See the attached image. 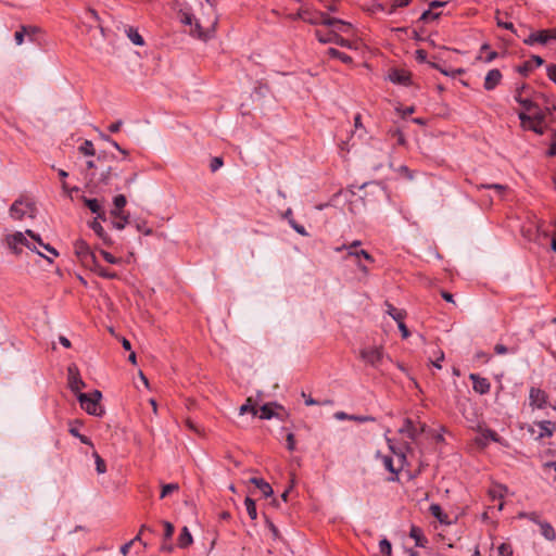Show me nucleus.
<instances>
[{
  "label": "nucleus",
  "instance_id": "obj_30",
  "mask_svg": "<svg viewBox=\"0 0 556 556\" xmlns=\"http://www.w3.org/2000/svg\"><path fill=\"white\" fill-rule=\"evenodd\" d=\"M114 219L112 220V226L117 229L122 230L125 228L127 224H129V214H125L124 212H121L119 216H112Z\"/></svg>",
  "mask_w": 556,
  "mask_h": 556
},
{
  "label": "nucleus",
  "instance_id": "obj_44",
  "mask_svg": "<svg viewBox=\"0 0 556 556\" xmlns=\"http://www.w3.org/2000/svg\"><path fill=\"white\" fill-rule=\"evenodd\" d=\"M379 551L382 555L391 556L392 553V545L389 540L382 539L379 542Z\"/></svg>",
  "mask_w": 556,
  "mask_h": 556
},
{
  "label": "nucleus",
  "instance_id": "obj_51",
  "mask_svg": "<svg viewBox=\"0 0 556 556\" xmlns=\"http://www.w3.org/2000/svg\"><path fill=\"white\" fill-rule=\"evenodd\" d=\"M274 417L278 418L281 421H285L289 417V413L285 409L283 406L277 403Z\"/></svg>",
  "mask_w": 556,
  "mask_h": 556
},
{
  "label": "nucleus",
  "instance_id": "obj_24",
  "mask_svg": "<svg viewBox=\"0 0 556 556\" xmlns=\"http://www.w3.org/2000/svg\"><path fill=\"white\" fill-rule=\"evenodd\" d=\"M538 426L541 429L540 437H552L554 431L556 430V425L551 420H542L538 422Z\"/></svg>",
  "mask_w": 556,
  "mask_h": 556
},
{
  "label": "nucleus",
  "instance_id": "obj_39",
  "mask_svg": "<svg viewBox=\"0 0 556 556\" xmlns=\"http://www.w3.org/2000/svg\"><path fill=\"white\" fill-rule=\"evenodd\" d=\"M179 490L178 483H168L162 485V491L160 494V498H164L167 495L172 494L173 492H177Z\"/></svg>",
  "mask_w": 556,
  "mask_h": 556
},
{
  "label": "nucleus",
  "instance_id": "obj_50",
  "mask_svg": "<svg viewBox=\"0 0 556 556\" xmlns=\"http://www.w3.org/2000/svg\"><path fill=\"white\" fill-rule=\"evenodd\" d=\"M536 39H538V43H541V45L547 43L551 40V35H549L548 29H543V30L536 31Z\"/></svg>",
  "mask_w": 556,
  "mask_h": 556
},
{
  "label": "nucleus",
  "instance_id": "obj_35",
  "mask_svg": "<svg viewBox=\"0 0 556 556\" xmlns=\"http://www.w3.org/2000/svg\"><path fill=\"white\" fill-rule=\"evenodd\" d=\"M83 202L84 204L92 212V213H98L99 211H101V204L99 202L98 199H89V198H86V197H83Z\"/></svg>",
  "mask_w": 556,
  "mask_h": 556
},
{
  "label": "nucleus",
  "instance_id": "obj_57",
  "mask_svg": "<svg viewBox=\"0 0 556 556\" xmlns=\"http://www.w3.org/2000/svg\"><path fill=\"white\" fill-rule=\"evenodd\" d=\"M286 441H287V448L291 452L294 451L295 450V438L292 432H289L287 434Z\"/></svg>",
  "mask_w": 556,
  "mask_h": 556
},
{
  "label": "nucleus",
  "instance_id": "obj_22",
  "mask_svg": "<svg viewBox=\"0 0 556 556\" xmlns=\"http://www.w3.org/2000/svg\"><path fill=\"white\" fill-rule=\"evenodd\" d=\"M430 514L437 518L441 523L450 525L448 516L445 514L439 504H431L429 507Z\"/></svg>",
  "mask_w": 556,
  "mask_h": 556
},
{
  "label": "nucleus",
  "instance_id": "obj_34",
  "mask_svg": "<svg viewBox=\"0 0 556 556\" xmlns=\"http://www.w3.org/2000/svg\"><path fill=\"white\" fill-rule=\"evenodd\" d=\"M244 505L249 517L252 520H255L257 518V510L254 500H252L251 497H245Z\"/></svg>",
  "mask_w": 556,
  "mask_h": 556
},
{
  "label": "nucleus",
  "instance_id": "obj_15",
  "mask_svg": "<svg viewBox=\"0 0 556 556\" xmlns=\"http://www.w3.org/2000/svg\"><path fill=\"white\" fill-rule=\"evenodd\" d=\"M424 431V427L418 429L412 419L406 418L403 422V426L400 429L401 433L406 434L409 439L415 440L421 432Z\"/></svg>",
  "mask_w": 556,
  "mask_h": 556
},
{
  "label": "nucleus",
  "instance_id": "obj_38",
  "mask_svg": "<svg viewBox=\"0 0 556 556\" xmlns=\"http://www.w3.org/2000/svg\"><path fill=\"white\" fill-rule=\"evenodd\" d=\"M440 15H441V13L432 12V10L429 9V10H426L422 12L418 22L428 23L430 21H435L440 17Z\"/></svg>",
  "mask_w": 556,
  "mask_h": 556
},
{
  "label": "nucleus",
  "instance_id": "obj_19",
  "mask_svg": "<svg viewBox=\"0 0 556 556\" xmlns=\"http://www.w3.org/2000/svg\"><path fill=\"white\" fill-rule=\"evenodd\" d=\"M89 226L94 231V233L103 241L104 244H106V245H111L112 244L111 237L104 230V228L102 227V225L100 224L99 220L93 219L89 224Z\"/></svg>",
  "mask_w": 556,
  "mask_h": 556
},
{
  "label": "nucleus",
  "instance_id": "obj_16",
  "mask_svg": "<svg viewBox=\"0 0 556 556\" xmlns=\"http://www.w3.org/2000/svg\"><path fill=\"white\" fill-rule=\"evenodd\" d=\"M409 536L415 541V545L418 547H426L428 544V539L425 536L421 528L417 526H412L409 530Z\"/></svg>",
  "mask_w": 556,
  "mask_h": 556
},
{
  "label": "nucleus",
  "instance_id": "obj_53",
  "mask_svg": "<svg viewBox=\"0 0 556 556\" xmlns=\"http://www.w3.org/2000/svg\"><path fill=\"white\" fill-rule=\"evenodd\" d=\"M112 178V167H108L105 170H103L100 175V182L103 185H109Z\"/></svg>",
  "mask_w": 556,
  "mask_h": 556
},
{
  "label": "nucleus",
  "instance_id": "obj_11",
  "mask_svg": "<svg viewBox=\"0 0 556 556\" xmlns=\"http://www.w3.org/2000/svg\"><path fill=\"white\" fill-rule=\"evenodd\" d=\"M68 375V387L75 394L81 393L80 390L86 387V383L81 379L78 368L75 365H71L67 368Z\"/></svg>",
  "mask_w": 556,
  "mask_h": 556
},
{
  "label": "nucleus",
  "instance_id": "obj_54",
  "mask_svg": "<svg viewBox=\"0 0 556 556\" xmlns=\"http://www.w3.org/2000/svg\"><path fill=\"white\" fill-rule=\"evenodd\" d=\"M223 164H224L223 159L219 156H215L211 160L210 168L214 173V172L218 170L223 166Z\"/></svg>",
  "mask_w": 556,
  "mask_h": 556
},
{
  "label": "nucleus",
  "instance_id": "obj_14",
  "mask_svg": "<svg viewBox=\"0 0 556 556\" xmlns=\"http://www.w3.org/2000/svg\"><path fill=\"white\" fill-rule=\"evenodd\" d=\"M536 515L533 513L530 515V519L538 522L541 529V534L548 541L554 542L556 540V532L553 526L547 521H538Z\"/></svg>",
  "mask_w": 556,
  "mask_h": 556
},
{
  "label": "nucleus",
  "instance_id": "obj_29",
  "mask_svg": "<svg viewBox=\"0 0 556 556\" xmlns=\"http://www.w3.org/2000/svg\"><path fill=\"white\" fill-rule=\"evenodd\" d=\"M388 309H387V313L396 321H401V320H404L405 317H406V313L405 311L403 309H399L396 307H394L392 304L390 303H386Z\"/></svg>",
  "mask_w": 556,
  "mask_h": 556
},
{
  "label": "nucleus",
  "instance_id": "obj_62",
  "mask_svg": "<svg viewBox=\"0 0 556 556\" xmlns=\"http://www.w3.org/2000/svg\"><path fill=\"white\" fill-rule=\"evenodd\" d=\"M523 43L528 45V46H532L534 43H538V39H536V31L535 33H531L528 38H526L523 40Z\"/></svg>",
  "mask_w": 556,
  "mask_h": 556
},
{
  "label": "nucleus",
  "instance_id": "obj_8",
  "mask_svg": "<svg viewBox=\"0 0 556 556\" xmlns=\"http://www.w3.org/2000/svg\"><path fill=\"white\" fill-rule=\"evenodd\" d=\"M315 37L320 43H336L343 48L352 49L354 48V45L352 41L343 38L339 33L336 30H329L328 33H323L320 29L315 30Z\"/></svg>",
  "mask_w": 556,
  "mask_h": 556
},
{
  "label": "nucleus",
  "instance_id": "obj_37",
  "mask_svg": "<svg viewBox=\"0 0 556 556\" xmlns=\"http://www.w3.org/2000/svg\"><path fill=\"white\" fill-rule=\"evenodd\" d=\"M92 456L94 457L96 470L99 475H102L106 471L105 460L98 454V452H93Z\"/></svg>",
  "mask_w": 556,
  "mask_h": 556
},
{
  "label": "nucleus",
  "instance_id": "obj_31",
  "mask_svg": "<svg viewBox=\"0 0 556 556\" xmlns=\"http://www.w3.org/2000/svg\"><path fill=\"white\" fill-rule=\"evenodd\" d=\"M389 447L391 452L395 455L396 467L399 468V471H401L406 464V455L401 450H395V447L391 444L389 445Z\"/></svg>",
  "mask_w": 556,
  "mask_h": 556
},
{
  "label": "nucleus",
  "instance_id": "obj_7",
  "mask_svg": "<svg viewBox=\"0 0 556 556\" xmlns=\"http://www.w3.org/2000/svg\"><path fill=\"white\" fill-rule=\"evenodd\" d=\"M74 252L84 267L88 268L96 264L97 257L85 240L78 239L75 241Z\"/></svg>",
  "mask_w": 556,
  "mask_h": 556
},
{
  "label": "nucleus",
  "instance_id": "obj_4",
  "mask_svg": "<svg viewBox=\"0 0 556 556\" xmlns=\"http://www.w3.org/2000/svg\"><path fill=\"white\" fill-rule=\"evenodd\" d=\"M9 213L14 220H23L25 217L35 218L37 207L33 201L21 197L12 203Z\"/></svg>",
  "mask_w": 556,
  "mask_h": 556
},
{
  "label": "nucleus",
  "instance_id": "obj_46",
  "mask_svg": "<svg viewBox=\"0 0 556 556\" xmlns=\"http://www.w3.org/2000/svg\"><path fill=\"white\" fill-rule=\"evenodd\" d=\"M26 30H27V29L25 28V25H22V26L20 27V29L15 31V34H14V40H15V42H16V45H17V46H21V45H23V43H24V41H25V37H26Z\"/></svg>",
  "mask_w": 556,
  "mask_h": 556
},
{
  "label": "nucleus",
  "instance_id": "obj_2",
  "mask_svg": "<svg viewBox=\"0 0 556 556\" xmlns=\"http://www.w3.org/2000/svg\"><path fill=\"white\" fill-rule=\"evenodd\" d=\"M102 394L99 390H94L91 393H78L77 400L80 407L89 415L102 416L104 410L100 405Z\"/></svg>",
  "mask_w": 556,
  "mask_h": 556
},
{
  "label": "nucleus",
  "instance_id": "obj_42",
  "mask_svg": "<svg viewBox=\"0 0 556 556\" xmlns=\"http://www.w3.org/2000/svg\"><path fill=\"white\" fill-rule=\"evenodd\" d=\"M340 22L342 24H332V25H328V26L332 27L331 30H336L337 33L338 31L349 33L353 28V25L351 23L342 21V20H340Z\"/></svg>",
  "mask_w": 556,
  "mask_h": 556
},
{
  "label": "nucleus",
  "instance_id": "obj_6",
  "mask_svg": "<svg viewBox=\"0 0 556 556\" xmlns=\"http://www.w3.org/2000/svg\"><path fill=\"white\" fill-rule=\"evenodd\" d=\"M7 242H8V245L9 248L15 253V254H20L21 253V249L18 248L20 245H25L27 249H29L30 251H34V252H37L40 256L45 257L49 263H52L53 260L49 256H45L41 252L37 251L36 249V245H34L33 243H30L26 237L24 236L23 232H20V231H16L12 235H9L7 237Z\"/></svg>",
  "mask_w": 556,
  "mask_h": 556
},
{
  "label": "nucleus",
  "instance_id": "obj_17",
  "mask_svg": "<svg viewBox=\"0 0 556 556\" xmlns=\"http://www.w3.org/2000/svg\"><path fill=\"white\" fill-rule=\"evenodd\" d=\"M91 271L96 273L99 277L104 279H117L118 275L117 273L110 270L99 264V262L96 260V264L88 267Z\"/></svg>",
  "mask_w": 556,
  "mask_h": 556
},
{
  "label": "nucleus",
  "instance_id": "obj_56",
  "mask_svg": "<svg viewBox=\"0 0 556 556\" xmlns=\"http://www.w3.org/2000/svg\"><path fill=\"white\" fill-rule=\"evenodd\" d=\"M25 28L27 29L26 30V36L28 37V39L30 41H33L34 40V36L40 31L39 27L33 26V25H25Z\"/></svg>",
  "mask_w": 556,
  "mask_h": 556
},
{
  "label": "nucleus",
  "instance_id": "obj_27",
  "mask_svg": "<svg viewBox=\"0 0 556 556\" xmlns=\"http://www.w3.org/2000/svg\"><path fill=\"white\" fill-rule=\"evenodd\" d=\"M276 405H277L276 402H271V403H266L263 406H261L258 417L261 419L274 418Z\"/></svg>",
  "mask_w": 556,
  "mask_h": 556
},
{
  "label": "nucleus",
  "instance_id": "obj_12",
  "mask_svg": "<svg viewBox=\"0 0 556 556\" xmlns=\"http://www.w3.org/2000/svg\"><path fill=\"white\" fill-rule=\"evenodd\" d=\"M469 379L472 381L475 392L481 395L490 392L491 383L486 378L480 377L478 374H470Z\"/></svg>",
  "mask_w": 556,
  "mask_h": 556
},
{
  "label": "nucleus",
  "instance_id": "obj_41",
  "mask_svg": "<svg viewBox=\"0 0 556 556\" xmlns=\"http://www.w3.org/2000/svg\"><path fill=\"white\" fill-rule=\"evenodd\" d=\"M478 189H493L495 190L500 195H502L506 189H507V186L505 185H501V184H485V185H480L477 187Z\"/></svg>",
  "mask_w": 556,
  "mask_h": 556
},
{
  "label": "nucleus",
  "instance_id": "obj_9",
  "mask_svg": "<svg viewBox=\"0 0 556 556\" xmlns=\"http://www.w3.org/2000/svg\"><path fill=\"white\" fill-rule=\"evenodd\" d=\"M361 358L368 365L378 368L383 359V349L378 346L361 350Z\"/></svg>",
  "mask_w": 556,
  "mask_h": 556
},
{
  "label": "nucleus",
  "instance_id": "obj_23",
  "mask_svg": "<svg viewBox=\"0 0 556 556\" xmlns=\"http://www.w3.org/2000/svg\"><path fill=\"white\" fill-rule=\"evenodd\" d=\"M390 78L393 83H397L401 85H408L410 83V74L406 71H399L395 70L391 75Z\"/></svg>",
  "mask_w": 556,
  "mask_h": 556
},
{
  "label": "nucleus",
  "instance_id": "obj_64",
  "mask_svg": "<svg viewBox=\"0 0 556 556\" xmlns=\"http://www.w3.org/2000/svg\"><path fill=\"white\" fill-rule=\"evenodd\" d=\"M548 154L556 155V131H554V134H553V141L551 143Z\"/></svg>",
  "mask_w": 556,
  "mask_h": 556
},
{
  "label": "nucleus",
  "instance_id": "obj_28",
  "mask_svg": "<svg viewBox=\"0 0 556 556\" xmlns=\"http://www.w3.org/2000/svg\"><path fill=\"white\" fill-rule=\"evenodd\" d=\"M178 546L180 548H186L188 547L189 545L192 544V535L191 533L189 532L188 528L187 527H184L181 529V532L178 536Z\"/></svg>",
  "mask_w": 556,
  "mask_h": 556
},
{
  "label": "nucleus",
  "instance_id": "obj_21",
  "mask_svg": "<svg viewBox=\"0 0 556 556\" xmlns=\"http://www.w3.org/2000/svg\"><path fill=\"white\" fill-rule=\"evenodd\" d=\"M250 483L254 484L265 497H269L274 493L270 484L266 482L263 478L253 477L250 479Z\"/></svg>",
  "mask_w": 556,
  "mask_h": 556
},
{
  "label": "nucleus",
  "instance_id": "obj_60",
  "mask_svg": "<svg viewBox=\"0 0 556 556\" xmlns=\"http://www.w3.org/2000/svg\"><path fill=\"white\" fill-rule=\"evenodd\" d=\"M25 233H26L27 236H29L33 240H35V241H36L40 247H42V244H45V243L42 242V240H41V237H40L38 233L34 232L33 230L27 229V230L25 231Z\"/></svg>",
  "mask_w": 556,
  "mask_h": 556
},
{
  "label": "nucleus",
  "instance_id": "obj_26",
  "mask_svg": "<svg viewBox=\"0 0 556 556\" xmlns=\"http://www.w3.org/2000/svg\"><path fill=\"white\" fill-rule=\"evenodd\" d=\"M327 55H329L332 59H338V60H340L344 64H352L353 63V59L349 54H346L344 52H341V51H339L336 48H329L327 50Z\"/></svg>",
  "mask_w": 556,
  "mask_h": 556
},
{
  "label": "nucleus",
  "instance_id": "obj_58",
  "mask_svg": "<svg viewBox=\"0 0 556 556\" xmlns=\"http://www.w3.org/2000/svg\"><path fill=\"white\" fill-rule=\"evenodd\" d=\"M397 327H399V329H400V331H401L402 338H403V339H407V338L409 337V334H410V333H409V330H408V328L406 327V325H405L404 320L399 321V323H397Z\"/></svg>",
  "mask_w": 556,
  "mask_h": 556
},
{
  "label": "nucleus",
  "instance_id": "obj_52",
  "mask_svg": "<svg viewBox=\"0 0 556 556\" xmlns=\"http://www.w3.org/2000/svg\"><path fill=\"white\" fill-rule=\"evenodd\" d=\"M164 526V540L172 539L175 528L169 521H163Z\"/></svg>",
  "mask_w": 556,
  "mask_h": 556
},
{
  "label": "nucleus",
  "instance_id": "obj_61",
  "mask_svg": "<svg viewBox=\"0 0 556 556\" xmlns=\"http://www.w3.org/2000/svg\"><path fill=\"white\" fill-rule=\"evenodd\" d=\"M192 20H193V15L191 13H188V12H184L181 14V23L186 24V25H191L192 24Z\"/></svg>",
  "mask_w": 556,
  "mask_h": 556
},
{
  "label": "nucleus",
  "instance_id": "obj_43",
  "mask_svg": "<svg viewBox=\"0 0 556 556\" xmlns=\"http://www.w3.org/2000/svg\"><path fill=\"white\" fill-rule=\"evenodd\" d=\"M136 229L139 232H142L144 236H151L153 233V229L148 226L146 220H138L135 224Z\"/></svg>",
  "mask_w": 556,
  "mask_h": 556
},
{
  "label": "nucleus",
  "instance_id": "obj_45",
  "mask_svg": "<svg viewBox=\"0 0 556 556\" xmlns=\"http://www.w3.org/2000/svg\"><path fill=\"white\" fill-rule=\"evenodd\" d=\"M516 71L522 76H528L529 73L533 71V65L531 64V61H526L522 64L518 65L516 67Z\"/></svg>",
  "mask_w": 556,
  "mask_h": 556
},
{
  "label": "nucleus",
  "instance_id": "obj_10",
  "mask_svg": "<svg viewBox=\"0 0 556 556\" xmlns=\"http://www.w3.org/2000/svg\"><path fill=\"white\" fill-rule=\"evenodd\" d=\"M548 395L547 393L535 387H531L529 391V405L535 409H543L547 406Z\"/></svg>",
  "mask_w": 556,
  "mask_h": 556
},
{
  "label": "nucleus",
  "instance_id": "obj_18",
  "mask_svg": "<svg viewBox=\"0 0 556 556\" xmlns=\"http://www.w3.org/2000/svg\"><path fill=\"white\" fill-rule=\"evenodd\" d=\"M334 418L338 420H353L357 422H367L375 421V417L372 416H363V415H349L345 412H337L334 413Z\"/></svg>",
  "mask_w": 556,
  "mask_h": 556
},
{
  "label": "nucleus",
  "instance_id": "obj_63",
  "mask_svg": "<svg viewBox=\"0 0 556 556\" xmlns=\"http://www.w3.org/2000/svg\"><path fill=\"white\" fill-rule=\"evenodd\" d=\"M494 352L498 355H503V354H506L508 352V349L506 345L504 344H501V343H497L495 346H494Z\"/></svg>",
  "mask_w": 556,
  "mask_h": 556
},
{
  "label": "nucleus",
  "instance_id": "obj_1",
  "mask_svg": "<svg viewBox=\"0 0 556 556\" xmlns=\"http://www.w3.org/2000/svg\"><path fill=\"white\" fill-rule=\"evenodd\" d=\"M526 89H529V86L527 84H521L516 87L514 94L515 101L519 103L523 109V111L519 112L518 114L522 128H527V123H544L546 117L544 111L541 110L535 102H533L530 98H522V92Z\"/></svg>",
  "mask_w": 556,
  "mask_h": 556
},
{
  "label": "nucleus",
  "instance_id": "obj_32",
  "mask_svg": "<svg viewBox=\"0 0 556 556\" xmlns=\"http://www.w3.org/2000/svg\"><path fill=\"white\" fill-rule=\"evenodd\" d=\"M68 432H70L73 437L77 438L81 443H84V444H86V445H89V446L93 447V443H92V441L90 440V438H88V437H87V435H85V434H81V433L79 432L78 428L71 426V427H70V429H68Z\"/></svg>",
  "mask_w": 556,
  "mask_h": 556
},
{
  "label": "nucleus",
  "instance_id": "obj_36",
  "mask_svg": "<svg viewBox=\"0 0 556 556\" xmlns=\"http://www.w3.org/2000/svg\"><path fill=\"white\" fill-rule=\"evenodd\" d=\"M78 150L84 155L92 156V155L96 154V150H94L93 143L90 140H85L81 143V146L78 148Z\"/></svg>",
  "mask_w": 556,
  "mask_h": 556
},
{
  "label": "nucleus",
  "instance_id": "obj_5",
  "mask_svg": "<svg viewBox=\"0 0 556 556\" xmlns=\"http://www.w3.org/2000/svg\"><path fill=\"white\" fill-rule=\"evenodd\" d=\"M361 245H362V242L359 240H354L350 244L344 243L340 247L334 248V251L336 252L346 251V255L344 256V260L353 257V258H355V262L362 261V258H363L370 264L375 263V258L371 254H369L366 250L358 249Z\"/></svg>",
  "mask_w": 556,
  "mask_h": 556
},
{
  "label": "nucleus",
  "instance_id": "obj_59",
  "mask_svg": "<svg viewBox=\"0 0 556 556\" xmlns=\"http://www.w3.org/2000/svg\"><path fill=\"white\" fill-rule=\"evenodd\" d=\"M547 76L551 80H553L556 84V65L551 64L546 67Z\"/></svg>",
  "mask_w": 556,
  "mask_h": 556
},
{
  "label": "nucleus",
  "instance_id": "obj_25",
  "mask_svg": "<svg viewBox=\"0 0 556 556\" xmlns=\"http://www.w3.org/2000/svg\"><path fill=\"white\" fill-rule=\"evenodd\" d=\"M114 208L111 211V216H119L121 212H124L123 208L127 204L126 197L124 194H118L113 199Z\"/></svg>",
  "mask_w": 556,
  "mask_h": 556
},
{
  "label": "nucleus",
  "instance_id": "obj_49",
  "mask_svg": "<svg viewBox=\"0 0 556 556\" xmlns=\"http://www.w3.org/2000/svg\"><path fill=\"white\" fill-rule=\"evenodd\" d=\"M497 554L498 556H513V547L508 543H502L497 547Z\"/></svg>",
  "mask_w": 556,
  "mask_h": 556
},
{
  "label": "nucleus",
  "instance_id": "obj_47",
  "mask_svg": "<svg viewBox=\"0 0 556 556\" xmlns=\"http://www.w3.org/2000/svg\"><path fill=\"white\" fill-rule=\"evenodd\" d=\"M100 254L110 264H121L122 263V258L121 257H116L112 253H110V252H108L105 250H100Z\"/></svg>",
  "mask_w": 556,
  "mask_h": 556
},
{
  "label": "nucleus",
  "instance_id": "obj_33",
  "mask_svg": "<svg viewBox=\"0 0 556 556\" xmlns=\"http://www.w3.org/2000/svg\"><path fill=\"white\" fill-rule=\"evenodd\" d=\"M127 36L131 40V42L135 43L136 46L144 45V40H143L142 36L138 33V30L136 28L129 27L127 29Z\"/></svg>",
  "mask_w": 556,
  "mask_h": 556
},
{
  "label": "nucleus",
  "instance_id": "obj_13",
  "mask_svg": "<svg viewBox=\"0 0 556 556\" xmlns=\"http://www.w3.org/2000/svg\"><path fill=\"white\" fill-rule=\"evenodd\" d=\"M503 75L500 70H490L484 78L483 88L486 91L494 90L502 81Z\"/></svg>",
  "mask_w": 556,
  "mask_h": 556
},
{
  "label": "nucleus",
  "instance_id": "obj_55",
  "mask_svg": "<svg viewBox=\"0 0 556 556\" xmlns=\"http://www.w3.org/2000/svg\"><path fill=\"white\" fill-rule=\"evenodd\" d=\"M498 56L496 51H489L485 56L479 54L478 60L483 61L484 63H491Z\"/></svg>",
  "mask_w": 556,
  "mask_h": 556
},
{
  "label": "nucleus",
  "instance_id": "obj_40",
  "mask_svg": "<svg viewBox=\"0 0 556 556\" xmlns=\"http://www.w3.org/2000/svg\"><path fill=\"white\" fill-rule=\"evenodd\" d=\"M543 124L544 123L541 122L527 123V128L525 129L531 130L538 135H543L545 132V126Z\"/></svg>",
  "mask_w": 556,
  "mask_h": 556
},
{
  "label": "nucleus",
  "instance_id": "obj_20",
  "mask_svg": "<svg viewBox=\"0 0 556 556\" xmlns=\"http://www.w3.org/2000/svg\"><path fill=\"white\" fill-rule=\"evenodd\" d=\"M382 464L384 466V468L391 472L393 476L391 478H389L388 480L389 481H392V482H395V481H399V468L396 467V465H394V459L392 456H389V455H384L382 456Z\"/></svg>",
  "mask_w": 556,
  "mask_h": 556
},
{
  "label": "nucleus",
  "instance_id": "obj_48",
  "mask_svg": "<svg viewBox=\"0 0 556 556\" xmlns=\"http://www.w3.org/2000/svg\"><path fill=\"white\" fill-rule=\"evenodd\" d=\"M245 413H251L254 416H256L258 413L256 407L251 404V399H248L247 403L240 407V414L243 415Z\"/></svg>",
  "mask_w": 556,
  "mask_h": 556
},
{
  "label": "nucleus",
  "instance_id": "obj_3",
  "mask_svg": "<svg viewBox=\"0 0 556 556\" xmlns=\"http://www.w3.org/2000/svg\"><path fill=\"white\" fill-rule=\"evenodd\" d=\"M298 16H301V20L311 24V25H332V24H342L340 18L331 17L325 12L312 10L308 8H300L298 10Z\"/></svg>",
  "mask_w": 556,
  "mask_h": 556
}]
</instances>
